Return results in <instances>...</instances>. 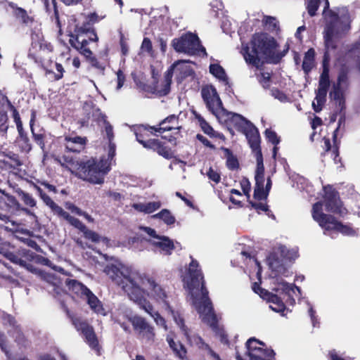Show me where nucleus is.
I'll use <instances>...</instances> for the list:
<instances>
[{
	"label": "nucleus",
	"mask_w": 360,
	"mask_h": 360,
	"mask_svg": "<svg viewBox=\"0 0 360 360\" xmlns=\"http://www.w3.org/2000/svg\"><path fill=\"white\" fill-rule=\"evenodd\" d=\"M172 46L176 51L189 55L195 54L200 50L203 52L205 51V49L201 46L198 37L191 33L186 34L180 38L173 39Z\"/></svg>",
	"instance_id": "obj_9"
},
{
	"label": "nucleus",
	"mask_w": 360,
	"mask_h": 360,
	"mask_svg": "<svg viewBox=\"0 0 360 360\" xmlns=\"http://www.w3.org/2000/svg\"><path fill=\"white\" fill-rule=\"evenodd\" d=\"M5 198V193H3V194L0 195V219L7 222L10 219V213L8 212V208Z\"/></svg>",
	"instance_id": "obj_39"
},
{
	"label": "nucleus",
	"mask_w": 360,
	"mask_h": 360,
	"mask_svg": "<svg viewBox=\"0 0 360 360\" xmlns=\"http://www.w3.org/2000/svg\"><path fill=\"white\" fill-rule=\"evenodd\" d=\"M134 330L137 332L143 338L148 341H153L155 333L154 327L150 325L146 319L139 316H134L129 319Z\"/></svg>",
	"instance_id": "obj_13"
},
{
	"label": "nucleus",
	"mask_w": 360,
	"mask_h": 360,
	"mask_svg": "<svg viewBox=\"0 0 360 360\" xmlns=\"http://www.w3.org/2000/svg\"><path fill=\"white\" fill-rule=\"evenodd\" d=\"M167 341L176 357L181 360L186 359L187 349L181 342H175L171 338H167Z\"/></svg>",
	"instance_id": "obj_26"
},
{
	"label": "nucleus",
	"mask_w": 360,
	"mask_h": 360,
	"mask_svg": "<svg viewBox=\"0 0 360 360\" xmlns=\"http://www.w3.org/2000/svg\"><path fill=\"white\" fill-rule=\"evenodd\" d=\"M263 22L268 30H274L277 27V20L271 16H264Z\"/></svg>",
	"instance_id": "obj_55"
},
{
	"label": "nucleus",
	"mask_w": 360,
	"mask_h": 360,
	"mask_svg": "<svg viewBox=\"0 0 360 360\" xmlns=\"http://www.w3.org/2000/svg\"><path fill=\"white\" fill-rule=\"evenodd\" d=\"M221 149L224 150V155L226 158V167L230 170L238 169L239 168V162L231 150L224 147H222Z\"/></svg>",
	"instance_id": "obj_34"
},
{
	"label": "nucleus",
	"mask_w": 360,
	"mask_h": 360,
	"mask_svg": "<svg viewBox=\"0 0 360 360\" xmlns=\"http://www.w3.org/2000/svg\"><path fill=\"white\" fill-rule=\"evenodd\" d=\"M145 291L141 293V296L134 302H136L139 307L151 316L158 325L167 328L165 319L158 312L155 311L150 302L144 297Z\"/></svg>",
	"instance_id": "obj_19"
},
{
	"label": "nucleus",
	"mask_w": 360,
	"mask_h": 360,
	"mask_svg": "<svg viewBox=\"0 0 360 360\" xmlns=\"http://www.w3.org/2000/svg\"><path fill=\"white\" fill-rule=\"evenodd\" d=\"M324 192L323 202L326 210L329 212L340 214V216L343 215L345 209H342L339 193L330 185L324 187Z\"/></svg>",
	"instance_id": "obj_12"
},
{
	"label": "nucleus",
	"mask_w": 360,
	"mask_h": 360,
	"mask_svg": "<svg viewBox=\"0 0 360 360\" xmlns=\"http://www.w3.org/2000/svg\"><path fill=\"white\" fill-rule=\"evenodd\" d=\"M116 154V146L113 141L108 142V158L105 160H108V162L111 164Z\"/></svg>",
	"instance_id": "obj_58"
},
{
	"label": "nucleus",
	"mask_w": 360,
	"mask_h": 360,
	"mask_svg": "<svg viewBox=\"0 0 360 360\" xmlns=\"http://www.w3.org/2000/svg\"><path fill=\"white\" fill-rule=\"evenodd\" d=\"M249 204L252 208H254L258 214H260V211L264 212L268 216H270L271 210L269 208V205L263 204L262 202H256L252 200H248Z\"/></svg>",
	"instance_id": "obj_47"
},
{
	"label": "nucleus",
	"mask_w": 360,
	"mask_h": 360,
	"mask_svg": "<svg viewBox=\"0 0 360 360\" xmlns=\"http://www.w3.org/2000/svg\"><path fill=\"white\" fill-rule=\"evenodd\" d=\"M207 176L208 178L213 181L215 184H218L221 181V175L220 174L214 170L212 167H210L209 170L207 172Z\"/></svg>",
	"instance_id": "obj_57"
},
{
	"label": "nucleus",
	"mask_w": 360,
	"mask_h": 360,
	"mask_svg": "<svg viewBox=\"0 0 360 360\" xmlns=\"http://www.w3.org/2000/svg\"><path fill=\"white\" fill-rule=\"evenodd\" d=\"M174 72H179L182 73L184 76H186L191 74V70L187 65V62L185 60H179L176 62L165 74L164 79V89L169 90L170 89V84L172 82V77Z\"/></svg>",
	"instance_id": "obj_17"
},
{
	"label": "nucleus",
	"mask_w": 360,
	"mask_h": 360,
	"mask_svg": "<svg viewBox=\"0 0 360 360\" xmlns=\"http://www.w3.org/2000/svg\"><path fill=\"white\" fill-rule=\"evenodd\" d=\"M70 225L79 230L83 233L86 239H88L94 243H98L101 240V236L94 231L89 229L79 219L71 216L67 221Z\"/></svg>",
	"instance_id": "obj_20"
},
{
	"label": "nucleus",
	"mask_w": 360,
	"mask_h": 360,
	"mask_svg": "<svg viewBox=\"0 0 360 360\" xmlns=\"http://www.w3.org/2000/svg\"><path fill=\"white\" fill-rule=\"evenodd\" d=\"M345 91H330V96L334 100L340 112L345 109Z\"/></svg>",
	"instance_id": "obj_36"
},
{
	"label": "nucleus",
	"mask_w": 360,
	"mask_h": 360,
	"mask_svg": "<svg viewBox=\"0 0 360 360\" xmlns=\"http://www.w3.org/2000/svg\"><path fill=\"white\" fill-rule=\"evenodd\" d=\"M217 118L226 124L229 130L236 129L241 133L252 123L243 115L229 112L226 109L221 110Z\"/></svg>",
	"instance_id": "obj_10"
},
{
	"label": "nucleus",
	"mask_w": 360,
	"mask_h": 360,
	"mask_svg": "<svg viewBox=\"0 0 360 360\" xmlns=\"http://www.w3.org/2000/svg\"><path fill=\"white\" fill-rule=\"evenodd\" d=\"M191 261L183 278L184 287L188 289L198 313L202 321L207 323L219 338L220 342L229 346L228 335L223 327L219 326L218 319L214 313L212 303L209 297V292L205 286L203 273L198 262L191 257Z\"/></svg>",
	"instance_id": "obj_1"
},
{
	"label": "nucleus",
	"mask_w": 360,
	"mask_h": 360,
	"mask_svg": "<svg viewBox=\"0 0 360 360\" xmlns=\"http://www.w3.org/2000/svg\"><path fill=\"white\" fill-rule=\"evenodd\" d=\"M347 31H345L343 34H342L340 37H333V46H330L329 47H328L327 46H326V52L325 53V56H324V61H323V72L321 75V77H320V80H319V89L318 90H326V89L329 86V84H330V81H329V70H328V68L326 66V60H327V54H328V51L330 49H335V41L337 39H338L339 38L342 37ZM324 39H326V35L324 36ZM325 45H326V43L325 42Z\"/></svg>",
	"instance_id": "obj_22"
},
{
	"label": "nucleus",
	"mask_w": 360,
	"mask_h": 360,
	"mask_svg": "<svg viewBox=\"0 0 360 360\" xmlns=\"http://www.w3.org/2000/svg\"><path fill=\"white\" fill-rule=\"evenodd\" d=\"M105 273L127 294L130 300H138L144 291L131 275H124L115 265H108Z\"/></svg>",
	"instance_id": "obj_5"
},
{
	"label": "nucleus",
	"mask_w": 360,
	"mask_h": 360,
	"mask_svg": "<svg viewBox=\"0 0 360 360\" xmlns=\"http://www.w3.org/2000/svg\"><path fill=\"white\" fill-rule=\"evenodd\" d=\"M8 127L7 115L6 113H0V131L6 132Z\"/></svg>",
	"instance_id": "obj_61"
},
{
	"label": "nucleus",
	"mask_w": 360,
	"mask_h": 360,
	"mask_svg": "<svg viewBox=\"0 0 360 360\" xmlns=\"http://www.w3.org/2000/svg\"><path fill=\"white\" fill-rule=\"evenodd\" d=\"M1 319L3 320L4 324H8L10 326L13 327L14 328L18 326L17 321L13 316L9 314L6 312H3L1 315Z\"/></svg>",
	"instance_id": "obj_54"
},
{
	"label": "nucleus",
	"mask_w": 360,
	"mask_h": 360,
	"mask_svg": "<svg viewBox=\"0 0 360 360\" xmlns=\"http://www.w3.org/2000/svg\"><path fill=\"white\" fill-rule=\"evenodd\" d=\"M14 329H15V334H14L15 342L18 345H24L27 342V338H26L25 335H24L23 332L21 330L19 326H16Z\"/></svg>",
	"instance_id": "obj_50"
},
{
	"label": "nucleus",
	"mask_w": 360,
	"mask_h": 360,
	"mask_svg": "<svg viewBox=\"0 0 360 360\" xmlns=\"http://www.w3.org/2000/svg\"><path fill=\"white\" fill-rule=\"evenodd\" d=\"M210 72L220 82L224 83V84L227 85L228 87H230V86L229 85L227 76L221 66H220L218 64H212L210 66Z\"/></svg>",
	"instance_id": "obj_31"
},
{
	"label": "nucleus",
	"mask_w": 360,
	"mask_h": 360,
	"mask_svg": "<svg viewBox=\"0 0 360 360\" xmlns=\"http://www.w3.org/2000/svg\"><path fill=\"white\" fill-rule=\"evenodd\" d=\"M269 193L264 188L255 187L253 197L257 200H266Z\"/></svg>",
	"instance_id": "obj_51"
},
{
	"label": "nucleus",
	"mask_w": 360,
	"mask_h": 360,
	"mask_svg": "<svg viewBox=\"0 0 360 360\" xmlns=\"http://www.w3.org/2000/svg\"><path fill=\"white\" fill-rule=\"evenodd\" d=\"M186 338V340L191 345H195L200 349L202 350H207L209 348V345L205 342L203 339L199 336L198 335H190L189 331L186 332V334L184 335Z\"/></svg>",
	"instance_id": "obj_32"
},
{
	"label": "nucleus",
	"mask_w": 360,
	"mask_h": 360,
	"mask_svg": "<svg viewBox=\"0 0 360 360\" xmlns=\"http://www.w3.org/2000/svg\"><path fill=\"white\" fill-rule=\"evenodd\" d=\"M269 269L276 273V275L283 274L285 271V267L278 253L271 252L266 258Z\"/></svg>",
	"instance_id": "obj_25"
},
{
	"label": "nucleus",
	"mask_w": 360,
	"mask_h": 360,
	"mask_svg": "<svg viewBox=\"0 0 360 360\" xmlns=\"http://www.w3.org/2000/svg\"><path fill=\"white\" fill-rule=\"evenodd\" d=\"M264 136L266 141L274 146H277L281 141V138L271 129H266L264 131Z\"/></svg>",
	"instance_id": "obj_45"
},
{
	"label": "nucleus",
	"mask_w": 360,
	"mask_h": 360,
	"mask_svg": "<svg viewBox=\"0 0 360 360\" xmlns=\"http://www.w3.org/2000/svg\"><path fill=\"white\" fill-rule=\"evenodd\" d=\"M134 132L136 141L147 150H151L166 160H171L175 157L176 150L174 149L177 145L176 138L162 136L161 139H151V135L158 136V131L156 126L149 124H139L134 127Z\"/></svg>",
	"instance_id": "obj_4"
},
{
	"label": "nucleus",
	"mask_w": 360,
	"mask_h": 360,
	"mask_svg": "<svg viewBox=\"0 0 360 360\" xmlns=\"http://www.w3.org/2000/svg\"><path fill=\"white\" fill-rule=\"evenodd\" d=\"M196 139L199 141H200L205 146L208 147L211 149L215 148L214 145H213L206 137H205L202 134H198L196 135Z\"/></svg>",
	"instance_id": "obj_62"
},
{
	"label": "nucleus",
	"mask_w": 360,
	"mask_h": 360,
	"mask_svg": "<svg viewBox=\"0 0 360 360\" xmlns=\"http://www.w3.org/2000/svg\"><path fill=\"white\" fill-rule=\"evenodd\" d=\"M44 202L49 207L54 214L57 215L59 218L68 221L71 215L66 211H65L60 206L58 205L46 193L43 194L40 197Z\"/></svg>",
	"instance_id": "obj_24"
},
{
	"label": "nucleus",
	"mask_w": 360,
	"mask_h": 360,
	"mask_svg": "<svg viewBox=\"0 0 360 360\" xmlns=\"http://www.w3.org/2000/svg\"><path fill=\"white\" fill-rule=\"evenodd\" d=\"M59 160L61 166L66 168L75 176L92 184H102L105 177L110 171V163L105 157L99 160L91 158L80 159L70 155H63Z\"/></svg>",
	"instance_id": "obj_2"
},
{
	"label": "nucleus",
	"mask_w": 360,
	"mask_h": 360,
	"mask_svg": "<svg viewBox=\"0 0 360 360\" xmlns=\"http://www.w3.org/2000/svg\"><path fill=\"white\" fill-rule=\"evenodd\" d=\"M7 157L10 160L11 167L15 169L22 165V162L20 160V157L18 154L12 153L8 155Z\"/></svg>",
	"instance_id": "obj_53"
},
{
	"label": "nucleus",
	"mask_w": 360,
	"mask_h": 360,
	"mask_svg": "<svg viewBox=\"0 0 360 360\" xmlns=\"http://www.w3.org/2000/svg\"><path fill=\"white\" fill-rule=\"evenodd\" d=\"M240 53L247 64L259 68L262 60H269L276 63L282 57L276 53V42L274 39L264 33L256 34L250 43L242 44Z\"/></svg>",
	"instance_id": "obj_3"
},
{
	"label": "nucleus",
	"mask_w": 360,
	"mask_h": 360,
	"mask_svg": "<svg viewBox=\"0 0 360 360\" xmlns=\"http://www.w3.org/2000/svg\"><path fill=\"white\" fill-rule=\"evenodd\" d=\"M158 240V241H151V245L155 248H159L160 252L164 255H172L173 250L175 249V245L173 240L165 236H160Z\"/></svg>",
	"instance_id": "obj_23"
},
{
	"label": "nucleus",
	"mask_w": 360,
	"mask_h": 360,
	"mask_svg": "<svg viewBox=\"0 0 360 360\" xmlns=\"http://www.w3.org/2000/svg\"><path fill=\"white\" fill-rule=\"evenodd\" d=\"M254 156L257 162L255 176H264V166L262 153L258 152L257 154H254Z\"/></svg>",
	"instance_id": "obj_43"
},
{
	"label": "nucleus",
	"mask_w": 360,
	"mask_h": 360,
	"mask_svg": "<svg viewBox=\"0 0 360 360\" xmlns=\"http://www.w3.org/2000/svg\"><path fill=\"white\" fill-rule=\"evenodd\" d=\"M102 122L104 124L105 131L108 142L112 141L114 139L113 128L110 123L107 120V116L105 115L104 119H101L100 122Z\"/></svg>",
	"instance_id": "obj_48"
},
{
	"label": "nucleus",
	"mask_w": 360,
	"mask_h": 360,
	"mask_svg": "<svg viewBox=\"0 0 360 360\" xmlns=\"http://www.w3.org/2000/svg\"><path fill=\"white\" fill-rule=\"evenodd\" d=\"M88 139L86 136H65L64 137V146L66 152L79 153L84 150Z\"/></svg>",
	"instance_id": "obj_16"
},
{
	"label": "nucleus",
	"mask_w": 360,
	"mask_h": 360,
	"mask_svg": "<svg viewBox=\"0 0 360 360\" xmlns=\"http://www.w3.org/2000/svg\"><path fill=\"white\" fill-rule=\"evenodd\" d=\"M18 144L22 151L29 153L32 150V144L27 134L19 136Z\"/></svg>",
	"instance_id": "obj_44"
},
{
	"label": "nucleus",
	"mask_w": 360,
	"mask_h": 360,
	"mask_svg": "<svg viewBox=\"0 0 360 360\" xmlns=\"http://www.w3.org/2000/svg\"><path fill=\"white\" fill-rule=\"evenodd\" d=\"M147 283L148 289L150 290L153 297L160 303H162L166 309L172 311V307L169 305L166 291L161 285L158 284L153 279L148 278Z\"/></svg>",
	"instance_id": "obj_18"
},
{
	"label": "nucleus",
	"mask_w": 360,
	"mask_h": 360,
	"mask_svg": "<svg viewBox=\"0 0 360 360\" xmlns=\"http://www.w3.org/2000/svg\"><path fill=\"white\" fill-rule=\"evenodd\" d=\"M6 337L4 335V333L0 331V348L1 351L8 356L9 354V350L8 349L7 345H6Z\"/></svg>",
	"instance_id": "obj_60"
},
{
	"label": "nucleus",
	"mask_w": 360,
	"mask_h": 360,
	"mask_svg": "<svg viewBox=\"0 0 360 360\" xmlns=\"http://www.w3.org/2000/svg\"><path fill=\"white\" fill-rule=\"evenodd\" d=\"M131 76L134 80V82L137 84L139 87H144L145 86V82L143 81H141L143 79V74L139 72V74L133 72L131 74Z\"/></svg>",
	"instance_id": "obj_64"
},
{
	"label": "nucleus",
	"mask_w": 360,
	"mask_h": 360,
	"mask_svg": "<svg viewBox=\"0 0 360 360\" xmlns=\"http://www.w3.org/2000/svg\"><path fill=\"white\" fill-rule=\"evenodd\" d=\"M242 133L245 135L252 153H262L261 138L257 128L251 123Z\"/></svg>",
	"instance_id": "obj_14"
},
{
	"label": "nucleus",
	"mask_w": 360,
	"mask_h": 360,
	"mask_svg": "<svg viewBox=\"0 0 360 360\" xmlns=\"http://www.w3.org/2000/svg\"><path fill=\"white\" fill-rule=\"evenodd\" d=\"M17 193L20 199L23 203L30 207H34L36 206L37 202L31 194L27 193L21 189L17 191Z\"/></svg>",
	"instance_id": "obj_40"
},
{
	"label": "nucleus",
	"mask_w": 360,
	"mask_h": 360,
	"mask_svg": "<svg viewBox=\"0 0 360 360\" xmlns=\"http://www.w3.org/2000/svg\"><path fill=\"white\" fill-rule=\"evenodd\" d=\"M153 218L162 219L167 225H172L175 223V217L167 209H162L160 212L153 215Z\"/></svg>",
	"instance_id": "obj_37"
},
{
	"label": "nucleus",
	"mask_w": 360,
	"mask_h": 360,
	"mask_svg": "<svg viewBox=\"0 0 360 360\" xmlns=\"http://www.w3.org/2000/svg\"><path fill=\"white\" fill-rule=\"evenodd\" d=\"M241 188L244 194L247 196V198H250V192L251 191V184L249 179L246 177H243L240 182Z\"/></svg>",
	"instance_id": "obj_56"
},
{
	"label": "nucleus",
	"mask_w": 360,
	"mask_h": 360,
	"mask_svg": "<svg viewBox=\"0 0 360 360\" xmlns=\"http://www.w3.org/2000/svg\"><path fill=\"white\" fill-rule=\"evenodd\" d=\"M323 204L317 202L312 207V217L319 225L326 231H336L345 236H353L355 231L349 225L343 224L338 221L335 217L322 212Z\"/></svg>",
	"instance_id": "obj_6"
},
{
	"label": "nucleus",
	"mask_w": 360,
	"mask_h": 360,
	"mask_svg": "<svg viewBox=\"0 0 360 360\" xmlns=\"http://www.w3.org/2000/svg\"><path fill=\"white\" fill-rule=\"evenodd\" d=\"M257 77L263 88L266 89L269 86L271 79V74L269 72L260 70L259 73L257 75Z\"/></svg>",
	"instance_id": "obj_46"
},
{
	"label": "nucleus",
	"mask_w": 360,
	"mask_h": 360,
	"mask_svg": "<svg viewBox=\"0 0 360 360\" xmlns=\"http://www.w3.org/2000/svg\"><path fill=\"white\" fill-rule=\"evenodd\" d=\"M280 288L276 290L277 292H280V294H283L287 297H291L292 299V304H295V300L293 297L294 294H295V290H300V288L297 287L295 284H289L287 282H281L280 283Z\"/></svg>",
	"instance_id": "obj_30"
},
{
	"label": "nucleus",
	"mask_w": 360,
	"mask_h": 360,
	"mask_svg": "<svg viewBox=\"0 0 360 360\" xmlns=\"http://www.w3.org/2000/svg\"><path fill=\"white\" fill-rule=\"evenodd\" d=\"M252 290L255 293L259 295L261 297L266 300L267 299V297H269V295L271 293L269 292L268 290L262 288L260 285V283L257 282H255L253 283Z\"/></svg>",
	"instance_id": "obj_52"
},
{
	"label": "nucleus",
	"mask_w": 360,
	"mask_h": 360,
	"mask_svg": "<svg viewBox=\"0 0 360 360\" xmlns=\"http://www.w3.org/2000/svg\"><path fill=\"white\" fill-rule=\"evenodd\" d=\"M36 115L35 112L32 111L31 115V119L30 121V129L32 134L34 141L39 145V146L44 150L45 148V139L46 136L44 134H37L34 132V124L35 122Z\"/></svg>",
	"instance_id": "obj_29"
},
{
	"label": "nucleus",
	"mask_w": 360,
	"mask_h": 360,
	"mask_svg": "<svg viewBox=\"0 0 360 360\" xmlns=\"http://www.w3.org/2000/svg\"><path fill=\"white\" fill-rule=\"evenodd\" d=\"M328 91H316V97L312 102V108L316 112H319L322 110L326 102Z\"/></svg>",
	"instance_id": "obj_35"
},
{
	"label": "nucleus",
	"mask_w": 360,
	"mask_h": 360,
	"mask_svg": "<svg viewBox=\"0 0 360 360\" xmlns=\"http://www.w3.org/2000/svg\"><path fill=\"white\" fill-rule=\"evenodd\" d=\"M266 300L273 304V305L270 306V308L273 311L280 313H283L285 311L286 309L285 304L282 298L278 295L271 292L269 296L267 297Z\"/></svg>",
	"instance_id": "obj_28"
},
{
	"label": "nucleus",
	"mask_w": 360,
	"mask_h": 360,
	"mask_svg": "<svg viewBox=\"0 0 360 360\" xmlns=\"http://www.w3.org/2000/svg\"><path fill=\"white\" fill-rule=\"evenodd\" d=\"M141 50L143 51H146L148 53L152 51V43L148 38H144L142 44H141Z\"/></svg>",
	"instance_id": "obj_63"
},
{
	"label": "nucleus",
	"mask_w": 360,
	"mask_h": 360,
	"mask_svg": "<svg viewBox=\"0 0 360 360\" xmlns=\"http://www.w3.org/2000/svg\"><path fill=\"white\" fill-rule=\"evenodd\" d=\"M65 285L68 290L74 293L77 297L86 300L90 309L97 314L105 315V309L102 302L82 283L75 279L68 278L65 281Z\"/></svg>",
	"instance_id": "obj_7"
},
{
	"label": "nucleus",
	"mask_w": 360,
	"mask_h": 360,
	"mask_svg": "<svg viewBox=\"0 0 360 360\" xmlns=\"http://www.w3.org/2000/svg\"><path fill=\"white\" fill-rule=\"evenodd\" d=\"M271 96L281 103H292L295 101L292 95L286 94L285 91H271Z\"/></svg>",
	"instance_id": "obj_42"
},
{
	"label": "nucleus",
	"mask_w": 360,
	"mask_h": 360,
	"mask_svg": "<svg viewBox=\"0 0 360 360\" xmlns=\"http://www.w3.org/2000/svg\"><path fill=\"white\" fill-rule=\"evenodd\" d=\"M201 93L207 108L217 117L221 110L224 109L217 91H201Z\"/></svg>",
	"instance_id": "obj_15"
},
{
	"label": "nucleus",
	"mask_w": 360,
	"mask_h": 360,
	"mask_svg": "<svg viewBox=\"0 0 360 360\" xmlns=\"http://www.w3.org/2000/svg\"><path fill=\"white\" fill-rule=\"evenodd\" d=\"M69 42L76 49H82L88 44V40L82 34L71 35Z\"/></svg>",
	"instance_id": "obj_38"
},
{
	"label": "nucleus",
	"mask_w": 360,
	"mask_h": 360,
	"mask_svg": "<svg viewBox=\"0 0 360 360\" xmlns=\"http://www.w3.org/2000/svg\"><path fill=\"white\" fill-rule=\"evenodd\" d=\"M314 50L313 49H309L306 52L302 63V69L306 74L309 72L314 67Z\"/></svg>",
	"instance_id": "obj_33"
},
{
	"label": "nucleus",
	"mask_w": 360,
	"mask_h": 360,
	"mask_svg": "<svg viewBox=\"0 0 360 360\" xmlns=\"http://www.w3.org/2000/svg\"><path fill=\"white\" fill-rule=\"evenodd\" d=\"M195 118L198 120V124L200 127L202 131L210 137H219V134L216 132L212 127L201 116L199 113L195 111L193 112Z\"/></svg>",
	"instance_id": "obj_27"
},
{
	"label": "nucleus",
	"mask_w": 360,
	"mask_h": 360,
	"mask_svg": "<svg viewBox=\"0 0 360 360\" xmlns=\"http://www.w3.org/2000/svg\"><path fill=\"white\" fill-rule=\"evenodd\" d=\"M179 115H170L167 116L156 125L158 134L172 130H176V134H179L181 128L179 126Z\"/></svg>",
	"instance_id": "obj_21"
},
{
	"label": "nucleus",
	"mask_w": 360,
	"mask_h": 360,
	"mask_svg": "<svg viewBox=\"0 0 360 360\" xmlns=\"http://www.w3.org/2000/svg\"><path fill=\"white\" fill-rule=\"evenodd\" d=\"M64 308L72 324L84 337L85 341L89 346L92 349L98 351L100 349L99 342L93 326L86 320L71 313L68 307L65 306Z\"/></svg>",
	"instance_id": "obj_8"
},
{
	"label": "nucleus",
	"mask_w": 360,
	"mask_h": 360,
	"mask_svg": "<svg viewBox=\"0 0 360 360\" xmlns=\"http://www.w3.org/2000/svg\"><path fill=\"white\" fill-rule=\"evenodd\" d=\"M161 207L160 202H149L146 203V214H150Z\"/></svg>",
	"instance_id": "obj_59"
},
{
	"label": "nucleus",
	"mask_w": 360,
	"mask_h": 360,
	"mask_svg": "<svg viewBox=\"0 0 360 360\" xmlns=\"http://www.w3.org/2000/svg\"><path fill=\"white\" fill-rule=\"evenodd\" d=\"M6 204L8 208V212L13 213L14 211L19 210L20 207V205L17 199L9 194L5 193Z\"/></svg>",
	"instance_id": "obj_41"
},
{
	"label": "nucleus",
	"mask_w": 360,
	"mask_h": 360,
	"mask_svg": "<svg viewBox=\"0 0 360 360\" xmlns=\"http://www.w3.org/2000/svg\"><path fill=\"white\" fill-rule=\"evenodd\" d=\"M105 118L101 109L96 107L94 101L90 99L83 103L82 107V112L78 117L77 123L81 127H88L91 120L96 122H100L101 119Z\"/></svg>",
	"instance_id": "obj_11"
},
{
	"label": "nucleus",
	"mask_w": 360,
	"mask_h": 360,
	"mask_svg": "<svg viewBox=\"0 0 360 360\" xmlns=\"http://www.w3.org/2000/svg\"><path fill=\"white\" fill-rule=\"evenodd\" d=\"M15 15L23 23L27 24L31 22V18L28 16L27 11L22 8L16 7L15 8Z\"/></svg>",
	"instance_id": "obj_49"
}]
</instances>
